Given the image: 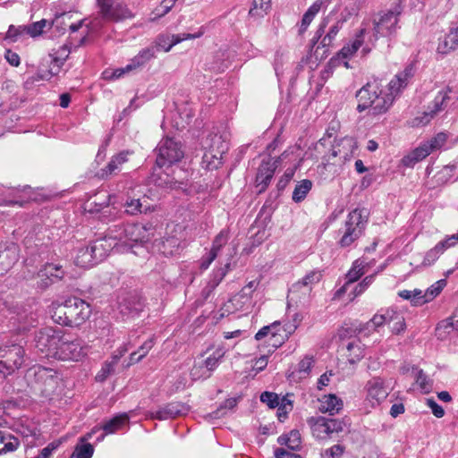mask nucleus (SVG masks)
<instances>
[{
  "label": "nucleus",
  "mask_w": 458,
  "mask_h": 458,
  "mask_svg": "<svg viewBox=\"0 0 458 458\" xmlns=\"http://www.w3.org/2000/svg\"><path fill=\"white\" fill-rule=\"evenodd\" d=\"M50 313L55 323L75 327L81 326L89 319L91 308L84 300L70 297L63 303H54Z\"/></svg>",
  "instance_id": "nucleus-1"
},
{
  "label": "nucleus",
  "mask_w": 458,
  "mask_h": 458,
  "mask_svg": "<svg viewBox=\"0 0 458 458\" xmlns=\"http://www.w3.org/2000/svg\"><path fill=\"white\" fill-rule=\"evenodd\" d=\"M202 166L208 170L217 169L222 165L224 155L229 149L227 134L210 133L204 142Z\"/></svg>",
  "instance_id": "nucleus-2"
},
{
  "label": "nucleus",
  "mask_w": 458,
  "mask_h": 458,
  "mask_svg": "<svg viewBox=\"0 0 458 458\" xmlns=\"http://www.w3.org/2000/svg\"><path fill=\"white\" fill-rule=\"evenodd\" d=\"M114 233L118 235L119 238H115L119 245L128 247L131 249L134 243L146 242L150 239L151 225H143L140 224H131L124 226L114 225L111 228Z\"/></svg>",
  "instance_id": "nucleus-3"
},
{
  "label": "nucleus",
  "mask_w": 458,
  "mask_h": 458,
  "mask_svg": "<svg viewBox=\"0 0 458 458\" xmlns=\"http://www.w3.org/2000/svg\"><path fill=\"white\" fill-rule=\"evenodd\" d=\"M369 212L366 208H355L349 213L344 224V231L339 241L342 247L350 246L362 233L368 222Z\"/></svg>",
  "instance_id": "nucleus-4"
},
{
  "label": "nucleus",
  "mask_w": 458,
  "mask_h": 458,
  "mask_svg": "<svg viewBox=\"0 0 458 458\" xmlns=\"http://www.w3.org/2000/svg\"><path fill=\"white\" fill-rule=\"evenodd\" d=\"M25 351L20 344L0 346V374L4 377L20 369L25 361Z\"/></svg>",
  "instance_id": "nucleus-5"
},
{
  "label": "nucleus",
  "mask_w": 458,
  "mask_h": 458,
  "mask_svg": "<svg viewBox=\"0 0 458 458\" xmlns=\"http://www.w3.org/2000/svg\"><path fill=\"white\" fill-rule=\"evenodd\" d=\"M157 151L156 163L160 168L179 162L184 156L181 142L168 137L159 142Z\"/></svg>",
  "instance_id": "nucleus-6"
},
{
  "label": "nucleus",
  "mask_w": 458,
  "mask_h": 458,
  "mask_svg": "<svg viewBox=\"0 0 458 458\" xmlns=\"http://www.w3.org/2000/svg\"><path fill=\"white\" fill-rule=\"evenodd\" d=\"M64 333L61 329L53 327H43L35 335L36 348L46 356L54 357L55 352L62 342Z\"/></svg>",
  "instance_id": "nucleus-7"
},
{
  "label": "nucleus",
  "mask_w": 458,
  "mask_h": 458,
  "mask_svg": "<svg viewBox=\"0 0 458 458\" xmlns=\"http://www.w3.org/2000/svg\"><path fill=\"white\" fill-rule=\"evenodd\" d=\"M309 423L313 436L318 439H326L333 433L342 432L345 425L344 420L325 417H312L309 420Z\"/></svg>",
  "instance_id": "nucleus-8"
},
{
  "label": "nucleus",
  "mask_w": 458,
  "mask_h": 458,
  "mask_svg": "<svg viewBox=\"0 0 458 458\" xmlns=\"http://www.w3.org/2000/svg\"><path fill=\"white\" fill-rule=\"evenodd\" d=\"M155 57L156 47H148L140 50L137 55L131 58L126 66L117 68L114 71H113L110 76L107 75L106 72H105L106 77L110 79H119L126 73H130L137 69L143 67L146 64H148L150 60H152Z\"/></svg>",
  "instance_id": "nucleus-9"
},
{
  "label": "nucleus",
  "mask_w": 458,
  "mask_h": 458,
  "mask_svg": "<svg viewBox=\"0 0 458 458\" xmlns=\"http://www.w3.org/2000/svg\"><path fill=\"white\" fill-rule=\"evenodd\" d=\"M451 91L452 89L449 87L438 91L433 101L428 105L427 110L423 112L422 115L417 116L414 119V124L426 125L438 113L442 112L447 106V103L450 99L449 94Z\"/></svg>",
  "instance_id": "nucleus-10"
},
{
  "label": "nucleus",
  "mask_w": 458,
  "mask_h": 458,
  "mask_svg": "<svg viewBox=\"0 0 458 458\" xmlns=\"http://www.w3.org/2000/svg\"><path fill=\"white\" fill-rule=\"evenodd\" d=\"M57 348L58 350L55 352L54 358L62 360H79L86 355L85 346H83L81 340H70L64 335Z\"/></svg>",
  "instance_id": "nucleus-11"
},
{
  "label": "nucleus",
  "mask_w": 458,
  "mask_h": 458,
  "mask_svg": "<svg viewBox=\"0 0 458 458\" xmlns=\"http://www.w3.org/2000/svg\"><path fill=\"white\" fill-rule=\"evenodd\" d=\"M322 278V272L314 269L307 273L301 280L294 283L289 289V296L292 301L295 298L308 296L312 291L313 285L318 284Z\"/></svg>",
  "instance_id": "nucleus-12"
},
{
  "label": "nucleus",
  "mask_w": 458,
  "mask_h": 458,
  "mask_svg": "<svg viewBox=\"0 0 458 458\" xmlns=\"http://www.w3.org/2000/svg\"><path fill=\"white\" fill-rule=\"evenodd\" d=\"M115 238H119V236L114 234L110 228L104 237L98 238L89 244L90 251L93 252V256L98 263L104 260L112 250L118 247Z\"/></svg>",
  "instance_id": "nucleus-13"
},
{
  "label": "nucleus",
  "mask_w": 458,
  "mask_h": 458,
  "mask_svg": "<svg viewBox=\"0 0 458 458\" xmlns=\"http://www.w3.org/2000/svg\"><path fill=\"white\" fill-rule=\"evenodd\" d=\"M189 406L181 402L169 403L156 411H148L146 418L151 420H166L183 416L188 413Z\"/></svg>",
  "instance_id": "nucleus-14"
},
{
  "label": "nucleus",
  "mask_w": 458,
  "mask_h": 458,
  "mask_svg": "<svg viewBox=\"0 0 458 458\" xmlns=\"http://www.w3.org/2000/svg\"><path fill=\"white\" fill-rule=\"evenodd\" d=\"M356 148L357 142L352 137H344L335 141L329 154L324 158L329 162L332 158L338 157L343 162H345L351 159Z\"/></svg>",
  "instance_id": "nucleus-15"
},
{
  "label": "nucleus",
  "mask_w": 458,
  "mask_h": 458,
  "mask_svg": "<svg viewBox=\"0 0 458 458\" xmlns=\"http://www.w3.org/2000/svg\"><path fill=\"white\" fill-rule=\"evenodd\" d=\"M398 13L389 11L379 15V18L374 20V37L375 39L380 37H387L396 30L398 22Z\"/></svg>",
  "instance_id": "nucleus-16"
},
{
  "label": "nucleus",
  "mask_w": 458,
  "mask_h": 458,
  "mask_svg": "<svg viewBox=\"0 0 458 458\" xmlns=\"http://www.w3.org/2000/svg\"><path fill=\"white\" fill-rule=\"evenodd\" d=\"M383 92L377 81L368 82L356 94L358 99L357 110L360 113L367 110L371 102H374L378 95Z\"/></svg>",
  "instance_id": "nucleus-17"
},
{
  "label": "nucleus",
  "mask_w": 458,
  "mask_h": 458,
  "mask_svg": "<svg viewBox=\"0 0 458 458\" xmlns=\"http://www.w3.org/2000/svg\"><path fill=\"white\" fill-rule=\"evenodd\" d=\"M224 353L216 351L212 355L204 360L201 363L195 364L191 369V375L193 379L208 378L211 373L216 369Z\"/></svg>",
  "instance_id": "nucleus-18"
},
{
  "label": "nucleus",
  "mask_w": 458,
  "mask_h": 458,
  "mask_svg": "<svg viewBox=\"0 0 458 458\" xmlns=\"http://www.w3.org/2000/svg\"><path fill=\"white\" fill-rule=\"evenodd\" d=\"M104 19L118 21L127 16L128 10L120 0H97Z\"/></svg>",
  "instance_id": "nucleus-19"
},
{
  "label": "nucleus",
  "mask_w": 458,
  "mask_h": 458,
  "mask_svg": "<svg viewBox=\"0 0 458 458\" xmlns=\"http://www.w3.org/2000/svg\"><path fill=\"white\" fill-rule=\"evenodd\" d=\"M19 247L13 242L0 243V276L9 271L19 259Z\"/></svg>",
  "instance_id": "nucleus-20"
},
{
  "label": "nucleus",
  "mask_w": 458,
  "mask_h": 458,
  "mask_svg": "<svg viewBox=\"0 0 458 458\" xmlns=\"http://www.w3.org/2000/svg\"><path fill=\"white\" fill-rule=\"evenodd\" d=\"M366 400L372 407L379 405L388 395L384 381L379 377H373L369 380L366 385Z\"/></svg>",
  "instance_id": "nucleus-21"
},
{
  "label": "nucleus",
  "mask_w": 458,
  "mask_h": 458,
  "mask_svg": "<svg viewBox=\"0 0 458 458\" xmlns=\"http://www.w3.org/2000/svg\"><path fill=\"white\" fill-rule=\"evenodd\" d=\"M64 275L65 272L62 266L47 263L38 273V276L40 278L39 285L46 288L55 282L63 279Z\"/></svg>",
  "instance_id": "nucleus-22"
},
{
  "label": "nucleus",
  "mask_w": 458,
  "mask_h": 458,
  "mask_svg": "<svg viewBox=\"0 0 458 458\" xmlns=\"http://www.w3.org/2000/svg\"><path fill=\"white\" fill-rule=\"evenodd\" d=\"M277 161H272L270 158L263 159L259 166L256 175V183L259 187V192L264 191L274 176Z\"/></svg>",
  "instance_id": "nucleus-23"
},
{
  "label": "nucleus",
  "mask_w": 458,
  "mask_h": 458,
  "mask_svg": "<svg viewBox=\"0 0 458 458\" xmlns=\"http://www.w3.org/2000/svg\"><path fill=\"white\" fill-rule=\"evenodd\" d=\"M129 151H122L112 157L108 164L98 172L101 179H107L111 175L117 174L122 170V165L128 161Z\"/></svg>",
  "instance_id": "nucleus-24"
},
{
  "label": "nucleus",
  "mask_w": 458,
  "mask_h": 458,
  "mask_svg": "<svg viewBox=\"0 0 458 458\" xmlns=\"http://www.w3.org/2000/svg\"><path fill=\"white\" fill-rule=\"evenodd\" d=\"M119 309L122 314L134 317L142 310L143 302L136 293H130L119 302Z\"/></svg>",
  "instance_id": "nucleus-25"
},
{
  "label": "nucleus",
  "mask_w": 458,
  "mask_h": 458,
  "mask_svg": "<svg viewBox=\"0 0 458 458\" xmlns=\"http://www.w3.org/2000/svg\"><path fill=\"white\" fill-rule=\"evenodd\" d=\"M342 351L347 357L350 363L354 364L364 357V345L358 338H353L348 342L342 343Z\"/></svg>",
  "instance_id": "nucleus-26"
},
{
  "label": "nucleus",
  "mask_w": 458,
  "mask_h": 458,
  "mask_svg": "<svg viewBox=\"0 0 458 458\" xmlns=\"http://www.w3.org/2000/svg\"><path fill=\"white\" fill-rule=\"evenodd\" d=\"M393 102V96L383 90L377 99L371 102V106L367 108L368 114L373 116L383 114L388 111Z\"/></svg>",
  "instance_id": "nucleus-27"
},
{
  "label": "nucleus",
  "mask_w": 458,
  "mask_h": 458,
  "mask_svg": "<svg viewBox=\"0 0 458 458\" xmlns=\"http://www.w3.org/2000/svg\"><path fill=\"white\" fill-rule=\"evenodd\" d=\"M413 76L412 65L407 66L402 72L395 75V77L390 81L388 84V94H391L394 98L400 90L405 88L408 84V81Z\"/></svg>",
  "instance_id": "nucleus-28"
},
{
  "label": "nucleus",
  "mask_w": 458,
  "mask_h": 458,
  "mask_svg": "<svg viewBox=\"0 0 458 458\" xmlns=\"http://www.w3.org/2000/svg\"><path fill=\"white\" fill-rule=\"evenodd\" d=\"M430 153V146H428L425 142L411 151L410 154L403 157L402 158V164L404 166L411 167L416 163L427 157Z\"/></svg>",
  "instance_id": "nucleus-29"
},
{
  "label": "nucleus",
  "mask_w": 458,
  "mask_h": 458,
  "mask_svg": "<svg viewBox=\"0 0 458 458\" xmlns=\"http://www.w3.org/2000/svg\"><path fill=\"white\" fill-rule=\"evenodd\" d=\"M18 437L5 430H0V455L13 453L20 446Z\"/></svg>",
  "instance_id": "nucleus-30"
},
{
  "label": "nucleus",
  "mask_w": 458,
  "mask_h": 458,
  "mask_svg": "<svg viewBox=\"0 0 458 458\" xmlns=\"http://www.w3.org/2000/svg\"><path fill=\"white\" fill-rule=\"evenodd\" d=\"M180 238L173 235L165 237L157 245L158 250L165 256H174L182 248Z\"/></svg>",
  "instance_id": "nucleus-31"
},
{
  "label": "nucleus",
  "mask_w": 458,
  "mask_h": 458,
  "mask_svg": "<svg viewBox=\"0 0 458 458\" xmlns=\"http://www.w3.org/2000/svg\"><path fill=\"white\" fill-rule=\"evenodd\" d=\"M60 64H62L60 60L54 59L49 70L42 72H39L37 74L29 77L25 81V86L29 88L30 86H32L35 82L50 80L54 75H56L58 73Z\"/></svg>",
  "instance_id": "nucleus-32"
},
{
  "label": "nucleus",
  "mask_w": 458,
  "mask_h": 458,
  "mask_svg": "<svg viewBox=\"0 0 458 458\" xmlns=\"http://www.w3.org/2000/svg\"><path fill=\"white\" fill-rule=\"evenodd\" d=\"M393 314H394V309H381L369 322H367V328L377 330L385 324H391Z\"/></svg>",
  "instance_id": "nucleus-33"
},
{
  "label": "nucleus",
  "mask_w": 458,
  "mask_h": 458,
  "mask_svg": "<svg viewBox=\"0 0 458 458\" xmlns=\"http://www.w3.org/2000/svg\"><path fill=\"white\" fill-rule=\"evenodd\" d=\"M343 409V401L335 394L325 395L320 400L319 411L330 415L338 413Z\"/></svg>",
  "instance_id": "nucleus-34"
},
{
  "label": "nucleus",
  "mask_w": 458,
  "mask_h": 458,
  "mask_svg": "<svg viewBox=\"0 0 458 458\" xmlns=\"http://www.w3.org/2000/svg\"><path fill=\"white\" fill-rule=\"evenodd\" d=\"M147 202L146 199L141 200L140 199L128 197L124 202L125 212L131 216L147 213L151 210Z\"/></svg>",
  "instance_id": "nucleus-35"
},
{
  "label": "nucleus",
  "mask_w": 458,
  "mask_h": 458,
  "mask_svg": "<svg viewBox=\"0 0 458 458\" xmlns=\"http://www.w3.org/2000/svg\"><path fill=\"white\" fill-rule=\"evenodd\" d=\"M365 29L360 30L352 44L344 46L335 57L342 59H347L352 57L358 49L361 47L364 38Z\"/></svg>",
  "instance_id": "nucleus-36"
},
{
  "label": "nucleus",
  "mask_w": 458,
  "mask_h": 458,
  "mask_svg": "<svg viewBox=\"0 0 458 458\" xmlns=\"http://www.w3.org/2000/svg\"><path fill=\"white\" fill-rule=\"evenodd\" d=\"M458 47V27L451 29L449 33L438 44L437 50L439 53L446 54L451 50Z\"/></svg>",
  "instance_id": "nucleus-37"
},
{
  "label": "nucleus",
  "mask_w": 458,
  "mask_h": 458,
  "mask_svg": "<svg viewBox=\"0 0 458 458\" xmlns=\"http://www.w3.org/2000/svg\"><path fill=\"white\" fill-rule=\"evenodd\" d=\"M277 442L281 445L287 446L288 449L296 451L301 448V434L298 430H292L289 434L281 435L277 438Z\"/></svg>",
  "instance_id": "nucleus-38"
},
{
  "label": "nucleus",
  "mask_w": 458,
  "mask_h": 458,
  "mask_svg": "<svg viewBox=\"0 0 458 458\" xmlns=\"http://www.w3.org/2000/svg\"><path fill=\"white\" fill-rule=\"evenodd\" d=\"M90 250L91 248L89 245L79 250L75 258V263L77 266L81 267H90L98 264V260L95 259V257L93 256V252Z\"/></svg>",
  "instance_id": "nucleus-39"
},
{
  "label": "nucleus",
  "mask_w": 458,
  "mask_h": 458,
  "mask_svg": "<svg viewBox=\"0 0 458 458\" xmlns=\"http://www.w3.org/2000/svg\"><path fill=\"white\" fill-rule=\"evenodd\" d=\"M128 352L127 348H124L120 354H114L112 361H106L102 366L101 369L96 376V380L99 382L105 381L111 374L114 371V367L117 364L119 359Z\"/></svg>",
  "instance_id": "nucleus-40"
},
{
  "label": "nucleus",
  "mask_w": 458,
  "mask_h": 458,
  "mask_svg": "<svg viewBox=\"0 0 458 458\" xmlns=\"http://www.w3.org/2000/svg\"><path fill=\"white\" fill-rule=\"evenodd\" d=\"M294 329L295 327L293 326H289L287 328L282 327V330L279 331V335H275V336L269 337L267 340V344L269 346H271L272 349H269L268 352L271 353L278 347H280Z\"/></svg>",
  "instance_id": "nucleus-41"
},
{
  "label": "nucleus",
  "mask_w": 458,
  "mask_h": 458,
  "mask_svg": "<svg viewBox=\"0 0 458 458\" xmlns=\"http://www.w3.org/2000/svg\"><path fill=\"white\" fill-rule=\"evenodd\" d=\"M204 33H205V28L200 27L198 30V31L195 33H181V34L167 36V38H170V43L168 44L167 47H165V52H169L174 46H175L184 40L199 38L202 37L204 35Z\"/></svg>",
  "instance_id": "nucleus-42"
},
{
  "label": "nucleus",
  "mask_w": 458,
  "mask_h": 458,
  "mask_svg": "<svg viewBox=\"0 0 458 458\" xmlns=\"http://www.w3.org/2000/svg\"><path fill=\"white\" fill-rule=\"evenodd\" d=\"M129 421V417L127 414H120L113 419L106 421L102 428L106 434H112L115 431L119 430L123 426H124Z\"/></svg>",
  "instance_id": "nucleus-43"
},
{
  "label": "nucleus",
  "mask_w": 458,
  "mask_h": 458,
  "mask_svg": "<svg viewBox=\"0 0 458 458\" xmlns=\"http://www.w3.org/2000/svg\"><path fill=\"white\" fill-rule=\"evenodd\" d=\"M91 435L89 434L87 437L81 438V444H78L72 454V457L75 458H91L94 453V448L91 444L84 443Z\"/></svg>",
  "instance_id": "nucleus-44"
},
{
  "label": "nucleus",
  "mask_w": 458,
  "mask_h": 458,
  "mask_svg": "<svg viewBox=\"0 0 458 458\" xmlns=\"http://www.w3.org/2000/svg\"><path fill=\"white\" fill-rule=\"evenodd\" d=\"M398 296L410 301L413 306H421L426 303V301L421 299V290L419 289L400 291Z\"/></svg>",
  "instance_id": "nucleus-45"
},
{
  "label": "nucleus",
  "mask_w": 458,
  "mask_h": 458,
  "mask_svg": "<svg viewBox=\"0 0 458 458\" xmlns=\"http://www.w3.org/2000/svg\"><path fill=\"white\" fill-rule=\"evenodd\" d=\"M282 330V326L279 321H275L269 326H265L260 328L257 334L255 335V339L259 341L265 337L275 336V335H279V331Z\"/></svg>",
  "instance_id": "nucleus-46"
},
{
  "label": "nucleus",
  "mask_w": 458,
  "mask_h": 458,
  "mask_svg": "<svg viewBox=\"0 0 458 458\" xmlns=\"http://www.w3.org/2000/svg\"><path fill=\"white\" fill-rule=\"evenodd\" d=\"M154 341L152 338L145 341L137 352H133L130 355L131 363H137L140 361L153 348Z\"/></svg>",
  "instance_id": "nucleus-47"
},
{
  "label": "nucleus",
  "mask_w": 458,
  "mask_h": 458,
  "mask_svg": "<svg viewBox=\"0 0 458 458\" xmlns=\"http://www.w3.org/2000/svg\"><path fill=\"white\" fill-rule=\"evenodd\" d=\"M312 183L310 180H302L299 184L296 185L293 192V200L295 202H301L303 200L308 192L310 191Z\"/></svg>",
  "instance_id": "nucleus-48"
},
{
  "label": "nucleus",
  "mask_w": 458,
  "mask_h": 458,
  "mask_svg": "<svg viewBox=\"0 0 458 458\" xmlns=\"http://www.w3.org/2000/svg\"><path fill=\"white\" fill-rule=\"evenodd\" d=\"M253 293H251V290L249 288L243 287L240 293L235 294L231 300L230 302L237 307L242 309L243 305L250 304L251 300V295Z\"/></svg>",
  "instance_id": "nucleus-49"
},
{
  "label": "nucleus",
  "mask_w": 458,
  "mask_h": 458,
  "mask_svg": "<svg viewBox=\"0 0 458 458\" xmlns=\"http://www.w3.org/2000/svg\"><path fill=\"white\" fill-rule=\"evenodd\" d=\"M446 285V281L445 279H441L433 284L430 287L427 289L425 293H421V299L426 301V303L433 300L437 297Z\"/></svg>",
  "instance_id": "nucleus-50"
},
{
  "label": "nucleus",
  "mask_w": 458,
  "mask_h": 458,
  "mask_svg": "<svg viewBox=\"0 0 458 458\" xmlns=\"http://www.w3.org/2000/svg\"><path fill=\"white\" fill-rule=\"evenodd\" d=\"M455 166L454 165H445L441 170H439L435 175L434 179L436 180L437 184H445L449 182L454 173Z\"/></svg>",
  "instance_id": "nucleus-51"
},
{
  "label": "nucleus",
  "mask_w": 458,
  "mask_h": 458,
  "mask_svg": "<svg viewBox=\"0 0 458 458\" xmlns=\"http://www.w3.org/2000/svg\"><path fill=\"white\" fill-rule=\"evenodd\" d=\"M365 271L363 266L360 260H355L352 263L351 269L346 274L347 284H352L358 281L363 275Z\"/></svg>",
  "instance_id": "nucleus-52"
},
{
  "label": "nucleus",
  "mask_w": 458,
  "mask_h": 458,
  "mask_svg": "<svg viewBox=\"0 0 458 458\" xmlns=\"http://www.w3.org/2000/svg\"><path fill=\"white\" fill-rule=\"evenodd\" d=\"M389 325L391 327V331L395 335L401 334L405 330L406 327L403 316L395 310L394 314H393V318L391 319V324Z\"/></svg>",
  "instance_id": "nucleus-53"
},
{
  "label": "nucleus",
  "mask_w": 458,
  "mask_h": 458,
  "mask_svg": "<svg viewBox=\"0 0 458 458\" xmlns=\"http://www.w3.org/2000/svg\"><path fill=\"white\" fill-rule=\"evenodd\" d=\"M443 253L444 252L439 245L437 244L434 248L426 252L421 265L423 267H429L433 265Z\"/></svg>",
  "instance_id": "nucleus-54"
},
{
  "label": "nucleus",
  "mask_w": 458,
  "mask_h": 458,
  "mask_svg": "<svg viewBox=\"0 0 458 458\" xmlns=\"http://www.w3.org/2000/svg\"><path fill=\"white\" fill-rule=\"evenodd\" d=\"M236 404L237 400L235 398H229L225 400L216 411L208 414V417L211 419H219L220 417H223L225 414L226 410L233 409L236 406Z\"/></svg>",
  "instance_id": "nucleus-55"
},
{
  "label": "nucleus",
  "mask_w": 458,
  "mask_h": 458,
  "mask_svg": "<svg viewBox=\"0 0 458 458\" xmlns=\"http://www.w3.org/2000/svg\"><path fill=\"white\" fill-rule=\"evenodd\" d=\"M271 0H253V7L250 8L249 14L251 16H263L270 8Z\"/></svg>",
  "instance_id": "nucleus-56"
},
{
  "label": "nucleus",
  "mask_w": 458,
  "mask_h": 458,
  "mask_svg": "<svg viewBox=\"0 0 458 458\" xmlns=\"http://www.w3.org/2000/svg\"><path fill=\"white\" fill-rule=\"evenodd\" d=\"M329 4V0H316L303 14L311 21L322 8H326Z\"/></svg>",
  "instance_id": "nucleus-57"
},
{
  "label": "nucleus",
  "mask_w": 458,
  "mask_h": 458,
  "mask_svg": "<svg viewBox=\"0 0 458 458\" xmlns=\"http://www.w3.org/2000/svg\"><path fill=\"white\" fill-rule=\"evenodd\" d=\"M344 24L343 21H337L329 30V31L327 33V35L321 39V45L323 47H329L333 40L335 39V36L339 32V30L342 29Z\"/></svg>",
  "instance_id": "nucleus-58"
},
{
  "label": "nucleus",
  "mask_w": 458,
  "mask_h": 458,
  "mask_svg": "<svg viewBox=\"0 0 458 458\" xmlns=\"http://www.w3.org/2000/svg\"><path fill=\"white\" fill-rule=\"evenodd\" d=\"M47 25H50V22L46 19L33 22L26 26V34L33 38L37 37L43 32V30Z\"/></svg>",
  "instance_id": "nucleus-59"
},
{
  "label": "nucleus",
  "mask_w": 458,
  "mask_h": 458,
  "mask_svg": "<svg viewBox=\"0 0 458 458\" xmlns=\"http://www.w3.org/2000/svg\"><path fill=\"white\" fill-rule=\"evenodd\" d=\"M229 239L228 232L225 230H222L214 239L212 243V248L210 251L215 252L216 255L219 250L225 246Z\"/></svg>",
  "instance_id": "nucleus-60"
},
{
  "label": "nucleus",
  "mask_w": 458,
  "mask_h": 458,
  "mask_svg": "<svg viewBox=\"0 0 458 458\" xmlns=\"http://www.w3.org/2000/svg\"><path fill=\"white\" fill-rule=\"evenodd\" d=\"M276 408L278 420L283 421L286 419L288 412L293 409V404L290 400L284 397L279 401V405L276 406Z\"/></svg>",
  "instance_id": "nucleus-61"
},
{
  "label": "nucleus",
  "mask_w": 458,
  "mask_h": 458,
  "mask_svg": "<svg viewBox=\"0 0 458 458\" xmlns=\"http://www.w3.org/2000/svg\"><path fill=\"white\" fill-rule=\"evenodd\" d=\"M230 268V263H226L224 267H220L214 271L213 277L209 282V285L211 288H216L224 279L225 275L227 274Z\"/></svg>",
  "instance_id": "nucleus-62"
},
{
  "label": "nucleus",
  "mask_w": 458,
  "mask_h": 458,
  "mask_svg": "<svg viewBox=\"0 0 458 458\" xmlns=\"http://www.w3.org/2000/svg\"><path fill=\"white\" fill-rule=\"evenodd\" d=\"M279 398L278 394L272 392H264L260 395V401L266 403L269 408L274 409L279 405Z\"/></svg>",
  "instance_id": "nucleus-63"
},
{
  "label": "nucleus",
  "mask_w": 458,
  "mask_h": 458,
  "mask_svg": "<svg viewBox=\"0 0 458 458\" xmlns=\"http://www.w3.org/2000/svg\"><path fill=\"white\" fill-rule=\"evenodd\" d=\"M345 452V447L343 445L336 444L327 448L322 454L324 458H341Z\"/></svg>",
  "instance_id": "nucleus-64"
}]
</instances>
